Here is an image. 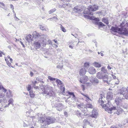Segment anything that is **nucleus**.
<instances>
[{
	"label": "nucleus",
	"instance_id": "473e14b6",
	"mask_svg": "<svg viewBox=\"0 0 128 128\" xmlns=\"http://www.w3.org/2000/svg\"><path fill=\"white\" fill-rule=\"evenodd\" d=\"M2 89L4 90V92H6L7 91V90L2 85L0 84V90H1Z\"/></svg>",
	"mask_w": 128,
	"mask_h": 128
},
{
	"label": "nucleus",
	"instance_id": "09e8293b",
	"mask_svg": "<svg viewBox=\"0 0 128 128\" xmlns=\"http://www.w3.org/2000/svg\"><path fill=\"white\" fill-rule=\"evenodd\" d=\"M30 122L29 123H28V124L24 123V127L28 126V125H29L30 124Z\"/></svg>",
	"mask_w": 128,
	"mask_h": 128
},
{
	"label": "nucleus",
	"instance_id": "9b49d317",
	"mask_svg": "<svg viewBox=\"0 0 128 128\" xmlns=\"http://www.w3.org/2000/svg\"><path fill=\"white\" fill-rule=\"evenodd\" d=\"M102 81L104 83H106L107 84L110 83L108 82L109 77L106 74H104L102 79Z\"/></svg>",
	"mask_w": 128,
	"mask_h": 128
},
{
	"label": "nucleus",
	"instance_id": "0e129e2a",
	"mask_svg": "<svg viewBox=\"0 0 128 128\" xmlns=\"http://www.w3.org/2000/svg\"><path fill=\"white\" fill-rule=\"evenodd\" d=\"M33 87L34 88H35L36 89H37L38 88V87L37 86H36L35 85L33 86Z\"/></svg>",
	"mask_w": 128,
	"mask_h": 128
},
{
	"label": "nucleus",
	"instance_id": "ddd939ff",
	"mask_svg": "<svg viewBox=\"0 0 128 128\" xmlns=\"http://www.w3.org/2000/svg\"><path fill=\"white\" fill-rule=\"evenodd\" d=\"M88 79L87 76H84L80 79V82L82 84H85L88 80Z\"/></svg>",
	"mask_w": 128,
	"mask_h": 128
},
{
	"label": "nucleus",
	"instance_id": "2f4dec72",
	"mask_svg": "<svg viewBox=\"0 0 128 128\" xmlns=\"http://www.w3.org/2000/svg\"><path fill=\"white\" fill-rule=\"evenodd\" d=\"M56 82L57 84H58L59 85H61L62 84V82L59 79L56 78Z\"/></svg>",
	"mask_w": 128,
	"mask_h": 128
},
{
	"label": "nucleus",
	"instance_id": "774afa93",
	"mask_svg": "<svg viewBox=\"0 0 128 128\" xmlns=\"http://www.w3.org/2000/svg\"><path fill=\"white\" fill-rule=\"evenodd\" d=\"M107 68L109 70H111L112 68L109 65H108V66Z\"/></svg>",
	"mask_w": 128,
	"mask_h": 128
},
{
	"label": "nucleus",
	"instance_id": "f704fd0d",
	"mask_svg": "<svg viewBox=\"0 0 128 128\" xmlns=\"http://www.w3.org/2000/svg\"><path fill=\"white\" fill-rule=\"evenodd\" d=\"M60 89L61 91L63 92H64L65 90V88L64 86L62 84L60 87Z\"/></svg>",
	"mask_w": 128,
	"mask_h": 128
},
{
	"label": "nucleus",
	"instance_id": "c03bdc74",
	"mask_svg": "<svg viewBox=\"0 0 128 128\" xmlns=\"http://www.w3.org/2000/svg\"><path fill=\"white\" fill-rule=\"evenodd\" d=\"M62 67L63 66L58 65L56 66V68L61 70L62 68Z\"/></svg>",
	"mask_w": 128,
	"mask_h": 128
},
{
	"label": "nucleus",
	"instance_id": "f8f14e48",
	"mask_svg": "<svg viewBox=\"0 0 128 128\" xmlns=\"http://www.w3.org/2000/svg\"><path fill=\"white\" fill-rule=\"evenodd\" d=\"M113 94L112 92H107L106 96V99L108 101L111 100L113 98Z\"/></svg>",
	"mask_w": 128,
	"mask_h": 128
},
{
	"label": "nucleus",
	"instance_id": "3c124183",
	"mask_svg": "<svg viewBox=\"0 0 128 128\" xmlns=\"http://www.w3.org/2000/svg\"><path fill=\"white\" fill-rule=\"evenodd\" d=\"M38 82H38L36 81H35L34 82H32V84L34 85H35L36 84H37Z\"/></svg>",
	"mask_w": 128,
	"mask_h": 128
},
{
	"label": "nucleus",
	"instance_id": "7ed1b4c3",
	"mask_svg": "<svg viewBox=\"0 0 128 128\" xmlns=\"http://www.w3.org/2000/svg\"><path fill=\"white\" fill-rule=\"evenodd\" d=\"M118 94L123 95L124 98H123L120 97H117L115 99V103L117 105H118L121 103L122 100L123 99H124V98L128 100V86L126 88L122 87L118 91Z\"/></svg>",
	"mask_w": 128,
	"mask_h": 128
},
{
	"label": "nucleus",
	"instance_id": "a19ab883",
	"mask_svg": "<svg viewBox=\"0 0 128 128\" xmlns=\"http://www.w3.org/2000/svg\"><path fill=\"white\" fill-rule=\"evenodd\" d=\"M48 78L51 81H53L55 80L56 79L55 78L52 77L50 76H48Z\"/></svg>",
	"mask_w": 128,
	"mask_h": 128
},
{
	"label": "nucleus",
	"instance_id": "7c9ffc66",
	"mask_svg": "<svg viewBox=\"0 0 128 128\" xmlns=\"http://www.w3.org/2000/svg\"><path fill=\"white\" fill-rule=\"evenodd\" d=\"M100 97L99 98V100L98 102L100 104H101V103H103L104 102H103V101L102 100V99L103 98V97L102 96V95H100Z\"/></svg>",
	"mask_w": 128,
	"mask_h": 128
},
{
	"label": "nucleus",
	"instance_id": "4be33fe9",
	"mask_svg": "<svg viewBox=\"0 0 128 128\" xmlns=\"http://www.w3.org/2000/svg\"><path fill=\"white\" fill-rule=\"evenodd\" d=\"M86 70L84 68H82L80 71V76L86 74Z\"/></svg>",
	"mask_w": 128,
	"mask_h": 128
},
{
	"label": "nucleus",
	"instance_id": "9d476101",
	"mask_svg": "<svg viewBox=\"0 0 128 128\" xmlns=\"http://www.w3.org/2000/svg\"><path fill=\"white\" fill-rule=\"evenodd\" d=\"M55 120V119L53 118L48 117L46 118V122H47V125L51 123H53L54 122Z\"/></svg>",
	"mask_w": 128,
	"mask_h": 128
},
{
	"label": "nucleus",
	"instance_id": "f257e3e1",
	"mask_svg": "<svg viewBox=\"0 0 128 128\" xmlns=\"http://www.w3.org/2000/svg\"><path fill=\"white\" fill-rule=\"evenodd\" d=\"M98 7L96 5L89 6L87 8L84 12V16L86 18L91 20H94L96 22L94 24L98 25L99 27H103L105 26L101 22H99V19L98 18H94L93 16H90V15H93V13L92 12L95 11L98 9Z\"/></svg>",
	"mask_w": 128,
	"mask_h": 128
},
{
	"label": "nucleus",
	"instance_id": "f3484780",
	"mask_svg": "<svg viewBox=\"0 0 128 128\" xmlns=\"http://www.w3.org/2000/svg\"><path fill=\"white\" fill-rule=\"evenodd\" d=\"M110 30L115 32L118 33L120 31L121 29L118 27L112 26Z\"/></svg>",
	"mask_w": 128,
	"mask_h": 128
},
{
	"label": "nucleus",
	"instance_id": "a878e982",
	"mask_svg": "<svg viewBox=\"0 0 128 128\" xmlns=\"http://www.w3.org/2000/svg\"><path fill=\"white\" fill-rule=\"evenodd\" d=\"M93 64L94 66L95 67L97 68H99L101 66V64L98 63L96 62H94Z\"/></svg>",
	"mask_w": 128,
	"mask_h": 128
},
{
	"label": "nucleus",
	"instance_id": "393cba45",
	"mask_svg": "<svg viewBox=\"0 0 128 128\" xmlns=\"http://www.w3.org/2000/svg\"><path fill=\"white\" fill-rule=\"evenodd\" d=\"M102 21L103 22L106 23L109 28L110 27V26L108 24V19H106L105 18H103Z\"/></svg>",
	"mask_w": 128,
	"mask_h": 128
},
{
	"label": "nucleus",
	"instance_id": "4d7b16f0",
	"mask_svg": "<svg viewBox=\"0 0 128 128\" xmlns=\"http://www.w3.org/2000/svg\"><path fill=\"white\" fill-rule=\"evenodd\" d=\"M64 114L66 117H67L68 116V113L66 112H64Z\"/></svg>",
	"mask_w": 128,
	"mask_h": 128
},
{
	"label": "nucleus",
	"instance_id": "dca6fc26",
	"mask_svg": "<svg viewBox=\"0 0 128 128\" xmlns=\"http://www.w3.org/2000/svg\"><path fill=\"white\" fill-rule=\"evenodd\" d=\"M89 73L91 74H93L96 72V70L94 67H90L88 70Z\"/></svg>",
	"mask_w": 128,
	"mask_h": 128
},
{
	"label": "nucleus",
	"instance_id": "49530a36",
	"mask_svg": "<svg viewBox=\"0 0 128 128\" xmlns=\"http://www.w3.org/2000/svg\"><path fill=\"white\" fill-rule=\"evenodd\" d=\"M117 81H116V82H115V83L114 84L116 86L119 84L120 82V81L118 79H117Z\"/></svg>",
	"mask_w": 128,
	"mask_h": 128
},
{
	"label": "nucleus",
	"instance_id": "4468645a",
	"mask_svg": "<svg viewBox=\"0 0 128 128\" xmlns=\"http://www.w3.org/2000/svg\"><path fill=\"white\" fill-rule=\"evenodd\" d=\"M90 80L92 83L94 84H98L99 82L98 80L95 77H90Z\"/></svg>",
	"mask_w": 128,
	"mask_h": 128
},
{
	"label": "nucleus",
	"instance_id": "39448f33",
	"mask_svg": "<svg viewBox=\"0 0 128 128\" xmlns=\"http://www.w3.org/2000/svg\"><path fill=\"white\" fill-rule=\"evenodd\" d=\"M110 102V101H108L107 103L106 104H103L102 103L99 104L103 108H104L106 111H108V113H111L112 111L113 110H114L116 109V107L113 106L112 107L110 108H109L110 106L109 104Z\"/></svg>",
	"mask_w": 128,
	"mask_h": 128
},
{
	"label": "nucleus",
	"instance_id": "5701e85b",
	"mask_svg": "<svg viewBox=\"0 0 128 128\" xmlns=\"http://www.w3.org/2000/svg\"><path fill=\"white\" fill-rule=\"evenodd\" d=\"M40 29L42 30L47 31L48 30V29L46 26L40 25Z\"/></svg>",
	"mask_w": 128,
	"mask_h": 128
},
{
	"label": "nucleus",
	"instance_id": "a18cd8bd",
	"mask_svg": "<svg viewBox=\"0 0 128 128\" xmlns=\"http://www.w3.org/2000/svg\"><path fill=\"white\" fill-rule=\"evenodd\" d=\"M31 87L30 85H28L27 88V90L28 91H30L31 89Z\"/></svg>",
	"mask_w": 128,
	"mask_h": 128
},
{
	"label": "nucleus",
	"instance_id": "2eb2a0df",
	"mask_svg": "<svg viewBox=\"0 0 128 128\" xmlns=\"http://www.w3.org/2000/svg\"><path fill=\"white\" fill-rule=\"evenodd\" d=\"M98 115L97 111L95 109H94L92 111V114L91 116L92 118H96Z\"/></svg>",
	"mask_w": 128,
	"mask_h": 128
},
{
	"label": "nucleus",
	"instance_id": "cd10ccee",
	"mask_svg": "<svg viewBox=\"0 0 128 128\" xmlns=\"http://www.w3.org/2000/svg\"><path fill=\"white\" fill-rule=\"evenodd\" d=\"M101 70L102 72L104 73H107V70L105 69V67H102L101 68Z\"/></svg>",
	"mask_w": 128,
	"mask_h": 128
},
{
	"label": "nucleus",
	"instance_id": "1a4fd4ad",
	"mask_svg": "<svg viewBox=\"0 0 128 128\" xmlns=\"http://www.w3.org/2000/svg\"><path fill=\"white\" fill-rule=\"evenodd\" d=\"M90 119L89 121L88 120L86 119H84L83 121V122L84 123V126H85L86 125L88 124L92 127H93L94 124L93 122H94V120L92 119Z\"/></svg>",
	"mask_w": 128,
	"mask_h": 128
},
{
	"label": "nucleus",
	"instance_id": "4c0bfd02",
	"mask_svg": "<svg viewBox=\"0 0 128 128\" xmlns=\"http://www.w3.org/2000/svg\"><path fill=\"white\" fill-rule=\"evenodd\" d=\"M60 28L61 30L62 31L64 32H66V29L62 25H61Z\"/></svg>",
	"mask_w": 128,
	"mask_h": 128
},
{
	"label": "nucleus",
	"instance_id": "de8ad7c7",
	"mask_svg": "<svg viewBox=\"0 0 128 128\" xmlns=\"http://www.w3.org/2000/svg\"><path fill=\"white\" fill-rule=\"evenodd\" d=\"M80 9L76 8H74V10L76 12H78V11H79L80 10Z\"/></svg>",
	"mask_w": 128,
	"mask_h": 128
},
{
	"label": "nucleus",
	"instance_id": "e2e57ef3",
	"mask_svg": "<svg viewBox=\"0 0 128 128\" xmlns=\"http://www.w3.org/2000/svg\"><path fill=\"white\" fill-rule=\"evenodd\" d=\"M59 7L60 8H64V5H59Z\"/></svg>",
	"mask_w": 128,
	"mask_h": 128
},
{
	"label": "nucleus",
	"instance_id": "0eeeda50",
	"mask_svg": "<svg viewBox=\"0 0 128 128\" xmlns=\"http://www.w3.org/2000/svg\"><path fill=\"white\" fill-rule=\"evenodd\" d=\"M38 118V122L41 124V125L42 126V128H46L47 126V122H46V118L45 119L44 117H43L42 116Z\"/></svg>",
	"mask_w": 128,
	"mask_h": 128
},
{
	"label": "nucleus",
	"instance_id": "8fccbe9b",
	"mask_svg": "<svg viewBox=\"0 0 128 128\" xmlns=\"http://www.w3.org/2000/svg\"><path fill=\"white\" fill-rule=\"evenodd\" d=\"M16 18V19H15L16 20V21H18L19 20V19L16 17V14L15 13V14H14V18Z\"/></svg>",
	"mask_w": 128,
	"mask_h": 128
},
{
	"label": "nucleus",
	"instance_id": "052dcab7",
	"mask_svg": "<svg viewBox=\"0 0 128 128\" xmlns=\"http://www.w3.org/2000/svg\"><path fill=\"white\" fill-rule=\"evenodd\" d=\"M33 75H34L33 73L31 71L30 72V76L31 77H32L33 76Z\"/></svg>",
	"mask_w": 128,
	"mask_h": 128
},
{
	"label": "nucleus",
	"instance_id": "f03ea898",
	"mask_svg": "<svg viewBox=\"0 0 128 128\" xmlns=\"http://www.w3.org/2000/svg\"><path fill=\"white\" fill-rule=\"evenodd\" d=\"M33 37L34 39L37 40H35L34 42V46L36 49H39L40 48L41 45L43 47L46 45V42L45 40L46 36L45 35H41V34L35 32L33 34Z\"/></svg>",
	"mask_w": 128,
	"mask_h": 128
},
{
	"label": "nucleus",
	"instance_id": "aec40b11",
	"mask_svg": "<svg viewBox=\"0 0 128 128\" xmlns=\"http://www.w3.org/2000/svg\"><path fill=\"white\" fill-rule=\"evenodd\" d=\"M6 96L7 98H8L12 96V92L10 90H8L7 92Z\"/></svg>",
	"mask_w": 128,
	"mask_h": 128
},
{
	"label": "nucleus",
	"instance_id": "58836bf2",
	"mask_svg": "<svg viewBox=\"0 0 128 128\" xmlns=\"http://www.w3.org/2000/svg\"><path fill=\"white\" fill-rule=\"evenodd\" d=\"M36 80L38 81V82H40L42 83H44V82L42 80V79L38 78H36Z\"/></svg>",
	"mask_w": 128,
	"mask_h": 128
},
{
	"label": "nucleus",
	"instance_id": "20e7f679",
	"mask_svg": "<svg viewBox=\"0 0 128 128\" xmlns=\"http://www.w3.org/2000/svg\"><path fill=\"white\" fill-rule=\"evenodd\" d=\"M43 92L44 95H45L46 98L50 97L52 96L55 99L54 100H55L56 101L58 100L59 98H58L57 100L56 99V98H55V94L54 92L51 90L46 89L44 92Z\"/></svg>",
	"mask_w": 128,
	"mask_h": 128
},
{
	"label": "nucleus",
	"instance_id": "c756f323",
	"mask_svg": "<svg viewBox=\"0 0 128 128\" xmlns=\"http://www.w3.org/2000/svg\"><path fill=\"white\" fill-rule=\"evenodd\" d=\"M57 106H58L57 107L60 108V110H62L63 107V105L62 103H59L57 104Z\"/></svg>",
	"mask_w": 128,
	"mask_h": 128
},
{
	"label": "nucleus",
	"instance_id": "79ce46f5",
	"mask_svg": "<svg viewBox=\"0 0 128 128\" xmlns=\"http://www.w3.org/2000/svg\"><path fill=\"white\" fill-rule=\"evenodd\" d=\"M86 106L88 108H92V106L91 104H87V105Z\"/></svg>",
	"mask_w": 128,
	"mask_h": 128
},
{
	"label": "nucleus",
	"instance_id": "a211bd4d",
	"mask_svg": "<svg viewBox=\"0 0 128 128\" xmlns=\"http://www.w3.org/2000/svg\"><path fill=\"white\" fill-rule=\"evenodd\" d=\"M25 38L26 40L29 42H31L32 40V36L30 34H29Z\"/></svg>",
	"mask_w": 128,
	"mask_h": 128
},
{
	"label": "nucleus",
	"instance_id": "5fc2aeb1",
	"mask_svg": "<svg viewBox=\"0 0 128 128\" xmlns=\"http://www.w3.org/2000/svg\"><path fill=\"white\" fill-rule=\"evenodd\" d=\"M0 110L1 111L4 112L6 110H4V108H0Z\"/></svg>",
	"mask_w": 128,
	"mask_h": 128
},
{
	"label": "nucleus",
	"instance_id": "bb28decb",
	"mask_svg": "<svg viewBox=\"0 0 128 128\" xmlns=\"http://www.w3.org/2000/svg\"><path fill=\"white\" fill-rule=\"evenodd\" d=\"M52 105L53 108H56L58 107L57 104L56 103V102L55 101H54L52 102Z\"/></svg>",
	"mask_w": 128,
	"mask_h": 128
},
{
	"label": "nucleus",
	"instance_id": "6ab92c4d",
	"mask_svg": "<svg viewBox=\"0 0 128 128\" xmlns=\"http://www.w3.org/2000/svg\"><path fill=\"white\" fill-rule=\"evenodd\" d=\"M104 74L102 72H98L96 74V77L99 79H102Z\"/></svg>",
	"mask_w": 128,
	"mask_h": 128
},
{
	"label": "nucleus",
	"instance_id": "680f3d73",
	"mask_svg": "<svg viewBox=\"0 0 128 128\" xmlns=\"http://www.w3.org/2000/svg\"><path fill=\"white\" fill-rule=\"evenodd\" d=\"M82 90L84 91L85 90V88L84 87V85H82Z\"/></svg>",
	"mask_w": 128,
	"mask_h": 128
},
{
	"label": "nucleus",
	"instance_id": "bf43d9fd",
	"mask_svg": "<svg viewBox=\"0 0 128 128\" xmlns=\"http://www.w3.org/2000/svg\"><path fill=\"white\" fill-rule=\"evenodd\" d=\"M72 98H73V99L74 100H75V98H76V97H75V95H74V94H72Z\"/></svg>",
	"mask_w": 128,
	"mask_h": 128
},
{
	"label": "nucleus",
	"instance_id": "864d4df0",
	"mask_svg": "<svg viewBox=\"0 0 128 128\" xmlns=\"http://www.w3.org/2000/svg\"><path fill=\"white\" fill-rule=\"evenodd\" d=\"M0 4H1L4 7H2V8H3L4 9V8L5 7V4H4L2 2H0Z\"/></svg>",
	"mask_w": 128,
	"mask_h": 128
},
{
	"label": "nucleus",
	"instance_id": "c9c22d12",
	"mask_svg": "<svg viewBox=\"0 0 128 128\" xmlns=\"http://www.w3.org/2000/svg\"><path fill=\"white\" fill-rule=\"evenodd\" d=\"M8 105H10V104H12L13 103V100L12 98H10L8 101Z\"/></svg>",
	"mask_w": 128,
	"mask_h": 128
},
{
	"label": "nucleus",
	"instance_id": "13d9d810",
	"mask_svg": "<svg viewBox=\"0 0 128 128\" xmlns=\"http://www.w3.org/2000/svg\"><path fill=\"white\" fill-rule=\"evenodd\" d=\"M68 94H69L72 96L73 94H74V92H68Z\"/></svg>",
	"mask_w": 128,
	"mask_h": 128
},
{
	"label": "nucleus",
	"instance_id": "603ef678",
	"mask_svg": "<svg viewBox=\"0 0 128 128\" xmlns=\"http://www.w3.org/2000/svg\"><path fill=\"white\" fill-rule=\"evenodd\" d=\"M2 54L5 55V53L3 52H0V57H2Z\"/></svg>",
	"mask_w": 128,
	"mask_h": 128
},
{
	"label": "nucleus",
	"instance_id": "c85d7f7f",
	"mask_svg": "<svg viewBox=\"0 0 128 128\" xmlns=\"http://www.w3.org/2000/svg\"><path fill=\"white\" fill-rule=\"evenodd\" d=\"M30 96L31 98H33L35 96V94L33 93V92L32 91H30L29 92Z\"/></svg>",
	"mask_w": 128,
	"mask_h": 128
},
{
	"label": "nucleus",
	"instance_id": "423d86ee",
	"mask_svg": "<svg viewBox=\"0 0 128 128\" xmlns=\"http://www.w3.org/2000/svg\"><path fill=\"white\" fill-rule=\"evenodd\" d=\"M38 118V122L41 124V125L42 126V128H46L47 126V122H46V118L45 119L44 117H43L42 116Z\"/></svg>",
	"mask_w": 128,
	"mask_h": 128
},
{
	"label": "nucleus",
	"instance_id": "72a5a7b5",
	"mask_svg": "<svg viewBox=\"0 0 128 128\" xmlns=\"http://www.w3.org/2000/svg\"><path fill=\"white\" fill-rule=\"evenodd\" d=\"M56 10V8H54L53 9H52L51 10H50L49 11V14H51L53 12H55Z\"/></svg>",
	"mask_w": 128,
	"mask_h": 128
},
{
	"label": "nucleus",
	"instance_id": "ea45409f",
	"mask_svg": "<svg viewBox=\"0 0 128 128\" xmlns=\"http://www.w3.org/2000/svg\"><path fill=\"white\" fill-rule=\"evenodd\" d=\"M89 63L88 62L85 63L84 65V67L86 68H88L89 66Z\"/></svg>",
	"mask_w": 128,
	"mask_h": 128
},
{
	"label": "nucleus",
	"instance_id": "37998d69",
	"mask_svg": "<svg viewBox=\"0 0 128 128\" xmlns=\"http://www.w3.org/2000/svg\"><path fill=\"white\" fill-rule=\"evenodd\" d=\"M50 19H54V20L56 22L57 21V20H58V18L55 16H54L52 18H50Z\"/></svg>",
	"mask_w": 128,
	"mask_h": 128
},
{
	"label": "nucleus",
	"instance_id": "412c9836",
	"mask_svg": "<svg viewBox=\"0 0 128 128\" xmlns=\"http://www.w3.org/2000/svg\"><path fill=\"white\" fill-rule=\"evenodd\" d=\"M115 110H117L116 114L118 115H119L123 111V110L120 108L117 107V108H116Z\"/></svg>",
	"mask_w": 128,
	"mask_h": 128
},
{
	"label": "nucleus",
	"instance_id": "338daca9",
	"mask_svg": "<svg viewBox=\"0 0 128 128\" xmlns=\"http://www.w3.org/2000/svg\"><path fill=\"white\" fill-rule=\"evenodd\" d=\"M4 96L3 94L1 93H0V98H2Z\"/></svg>",
	"mask_w": 128,
	"mask_h": 128
},
{
	"label": "nucleus",
	"instance_id": "6e6552de",
	"mask_svg": "<svg viewBox=\"0 0 128 128\" xmlns=\"http://www.w3.org/2000/svg\"><path fill=\"white\" fill-rule=\"evenodd\" d=\"M121 29L120 31L119 34L120 35H123L125 36H128V30L125 28L122 27L120 28Z\"/></svg>",
	"mask_w": 128,
	"mask_h": 128
},
{
	"label": "nucleus",
	"instance_id": "e433bc0d",
	"mask_svg": "<svg viewBox=\"0 0 128 128\" xmlns=\"http://www.w3.org/2000/svg\"><path fill=\"white\" fill-rule=\"evenodd\" d=\"M5 60L6 61L7 64L9 67H11L12 68H14L13 67L11 66V64L10 62L8 60H7L6 59H5Z\"/></svg>",
	"mask_w": 128,
	"mask_h": 128
},
{
	"label": "nucleus",
	"instance_id": "b1692460",
	"mask_svg": "<svg viewBox=\"0 0 128 128\" xmlns=\"http://www.w3.org/2000/svg\"><path fill=\"white\" fill-rule=\"evenodd\" d=\"M76 114L78 117L82 118L84 114H82L78 110L76 112Z\"/></svg>",
	"mask_w": 128,
	"mask_h": 128
},
{
	"label": "nucleus",
	"instance_id": "6e6d98bb",
	"mask_svg": "<svg viewBox=\"0 0 128 128\" xmlns=\"http://www.w3.org/2000/svg\"><path fill=\"white\" fill-rule=\"evenodd\" d=\"M10 8H11L12 10L14 9V6H13L12 4H11L10 5Z\"/></svg>",
	"mask_w": 128,
	"mask_h": 128
},
{
	"label": "nucleus",
	"instance_id": "69168bd1",
	"mask_svg": "<svg viewBox=\"0 0 128 128\" xmlns=\"http://www.w3.org/2000/svg\"><path fill=\"white\" fill-rule=\"evenodd\" d=\"M28 4V3L26 2H24V3L23 4L24 6H26V5L27 6Z\"/></svg>",
	"mask_w": 128,
	"mask_h": 128
}]
</instances>
